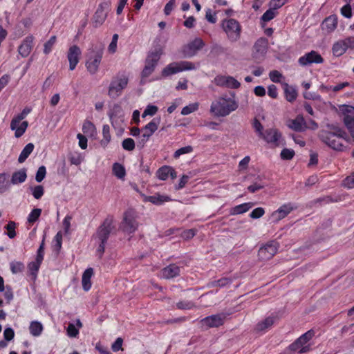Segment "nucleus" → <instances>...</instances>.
Segmentation results:
<instances>
[{"mask_svg": "<svg viewBox=\"0 0 354 354\" xmlns=\"http://www.w3.org/2000/svg\"><path fill=\"white\" fill-rule=\"evenodd\" d=\"M238 107L236 102L229 97H219L212 102L210 113L215 117H225Z\"/></svg>", "mask_w": 354, "mask_h": 354, "instance_id": "f03ea898", "label": "nucleus"}, {"mask_svg": "<svg viewBox=\"0 0 354 354\" xmlns=\"http://www.w3.org/2000/svg\"><path fill=\"white\" fill-rule=\"evenodd\" d=\"M324 59L317 52L312 50L301 57L298 62L302 66H306L312 64H322Z\"/></svg>", "mask_w": 354, "mask_h": 354, "instance_id": "f3484780", "label": "nucleus"}, {"mask_svg": "<svg viewBox=\"0 0 354 354\" xmlns=\"http://www.w3.org/2000/svg\"><path fill=\"white\" fill-rule=\"evenodd\" d=\"M46 169L45 166H40L39 169H37V171L35 175V180L37 183H41L46 176Z\"/></svg>", "mask_w": 354, "mask_h": 354, "instance_id": "5fc2aeb1", "label": "nucleus"}, {"mask_svg": "<svg viewBox=\"0 0 354 354\" xmlns=\"http://www.w3.org/2000/svg\"><path fill=\"white\" fill-rule=\"evenodd\" d=\"M138 215L133 209H128L124 213L123 220L120 224L122 230L128 234L135 232L139 225L137 221Z\"/></svg>", "mask_w": 354, "mask_h": 354, "instance_id": "39448f33", "label": "nucleus"}, {"mask_svg": "<svg viewBox=\"0 0 354 354\" xmlns=\"http://www.w3.org/2000/svg\"><path fill=\"white\" fill-rule=\"evenodd\" d=\"M135 142L132 138L124 139L122 142V148L126 151H133L135 149Z\"/></svg>", "mask_w": 354, "mask_h": 354, "instance_id": "603ef678", "label": "nucleus"}, {"mask_svg": "<svg viewBox=\"0 0 354 354\" xmlns=\"http://www.w3.org/2000/svg\"><path fill=\"white\" fill-rule=\"evenodd\" d=\"M253 204L251 203H243L239 205H236L234 207H232L230 209V214L231 215H236L240 214H243L246 212H248L252 207Z\"/></svg>", "mask_w": 354, "mask_h": 354, "instance_id": "473e14b6", "label": "nucleus"}, {"mask_svg": "<svg viewBox=\"0 0 354 354\" xmlns=\"http://www.w3.org/2000/svg\"><path fill=\"white\" fill-rule=\"evenodd\" d=\"M327 129L320 131L319 138L328 147L334 150L343 151L344 145L342 140H350L347 133L342 128L335 124H327Z\"/></svg>", "mask_w": 354, "mask_h": 354, "instance_id": "f257e3e1", "label": "nucleus"}, {"mask_svg": "<svg viewBox=\"0 0 354 354\" xmlns=\"http://www.w3.org/2000/svg\"><path fill=\"white\" fill-rule=\"evenodd\" d=\"M110 6V1H104L99 5L93 16V24L95 27H98L104 22L106 19Z\"/></svg>", "mask_w": 354, "mask_h": 354, "instance_id": "2eb2a0df", "label": "nucleus"}, {"mask_svg": "<svg viewBox=\"0 0 354 354\" xmlns=\"http://www.w3.org/2000/svg\"><path fill=\"white\" fill-rule=\"evenodd\" d=\"M279 244L272 241L266 243L265 245L261 247L258 251L259 259L261 261H267L273 257L277 252Z\"/></svg>", "mask_w": 354, "mask_h": 354, "instance_id": "ddd939ff", "label": "nucleus"}, {"mask_svg": "<svg viewBox=\"0 0 354 354\" xmlns=\"http://www.w3.org/2000/svg\"><path fill=\"white\" fill-rule=\"evenodd\" d=\"M268 49V40L266 38H259L253 46V57L259 59L265 55Z\"/></svg>", "mask_w": 354, "mask_h": 354, "instance_id": "4be33fe9", "label": "nucleus"}, {"mask_svg": "<svg viewBox=\"0 0 354 354\" xmlns=\"http://www.w3.org/2000/svg\"><path fill=\"white\" fill-rule=\"evenodd\" d=\"M32 194L35 199H39L44 194V189L42 185H36L31 187Z\"/></svg>", "mask_w": 354, "mask_h": 354, "instance_id": "09e8293b", "label": "nucleus"}, {"mask_svg": "<svg viewBox=\"0 0 354 354\" xmlns=\"http://www.w3.org/2000/svg\"><path fill=\"white\" fill-rule=\"evenodd\" d=\"M204 46L205 43L201 38H196L183 47V55L184 57L187 58L192 57L198 50L203 48Z\"/></svg>", "mask_w": 354, "mask_h": 354, "instance_id": "4468645a", "label": "nucleus"}, {"mask_svg": "<svg viewBox=\"0 0 354 354\" xmlns=\"http://www.w3.org/2000/svg\"><path fill=\"white\" fill-rule=\"evenodd\" d=\"M284 93L286 99L290 102L295 101L297 97L296 89L293 86H289L288 84H284Z\"/></svg>", "mask_w": 354, "mask_h": 354, "instance_id": "c9c22d12", "label": "nucleus"}, {"mask_svg": "<svg viewBox=\"0 0 354 354\" xmlns=\"http://www.w3.org/2000/svg\"><path fill=\"white\" fill-rule=\"evenodd\" d=\"M232 283V279L230 278H222L217 281H214L210 283L209 286L212 287L219 286L221 288L225 287Z\"/></svg>", "mask_w": 354, "mask_h": 354, "instance_id": "8fccbe9b", "label": "nucleus"}, {"mask_svg": "<svg viewBox=\"0 0 354 354\" xmlns=\"http://www.w3.org/2000/svg\"><path fill=\"white\" fill-rule=\"evenodd\" d=\"M80 55L81 50L77 45L70 47L67 55L70 70L73 71L79 62Z\"/></svg>", "mask_w": 354, "mask_h": 354, "instance_id": "412c9836", "label": "nucleus"}, {"mask_svg": "<svg viewBox=\"0 0 354 354\" xmlns=\"http://www.w3.org/2000/svg\"><path fill=\"white\" fill-rule=\"evenodd\" d=\"M66 331L68 336L70 337H75L79 334V329L72 323L68 324Z\"/></svg>", "mask_w": 354, "mask_h": 354, "instance_id": "bf43d9fd", "label": "nucleus"}, {"mask_svg": "<svg viewBox=\"0 0 354 354\" xmlns=\"http://www.w3.org/2000/svg\"><path fill=\"white\" fill-rule=\"evenodd\" d=\"M33 39L32 35L28 36L19 46L18 52L23 57H26L30 55L32 48Z\"/></svg>", "mask_w": 354, "mask_h": 354, "instance_id": "b1692460", "label": "nucleus"}, {"mask_svg": "<svg viewBox=\"0 0 354 354\" xmlns=\"http://www.w3.org/2000/svg\"><path fill=\"white\" fill-rule=\"evenodd\" d=\"M198 109V103L190 104L187 106H185L183 108L181 111V114L183 115H189L194 111H196Z\"/></svg>", "mask_w": 354, "mask_h": 354, "instance_id": "3c124183", "label": "nucleus"}, {"mask_svg": "<svg viewBox=\"0 0 354 354\" xmlns=\"http://www.w3.org/2000/svg\"><path fill=\"white\" fill-rule=\"evenodd\" d=\"M128 82V77L124 74L115 76L109 85V95L112 98L118 97L127 87Z\"/></svg>", "mask_w": 354, "mask_h": 354, "instance_id": "9d476101", "label": "nucleus"}, {"mask_svg": "<svg viewBox=\"0 0 354 354\" xmlns=\"http://www.w3.org/2000/svg\"><path fill=\"white\" fill-rule=\"evenodd\" d=\"M340 111L343 115L344 123L354 141V106L344 104L340 107Z\"/></svg>", "mask_w": 354, "mask_h": 354, "instance_id": "9b49d317", "label": "nucleus"}, {"mask_svg": "<svg viewBox=\"0 0 354 354\" xmlns=\"http://www.w3.org/2000/svg\"><path fill=\"white\" fill-rule=\"evenodd\" d=\"M41 209L39 208L33 209L28 216V222L30 223H35L40 216Z\"/></svg>", "mask_w": 354, "mask_h": 354, "instance_id": "de8ad7c7", "label": "nucleus"}, {"mask_svg": "<svg viewBox=\"0 0 354 354\" xmlns=\"http://www.w3.org/2000/svg\"><path fill=\"white\" fill-rule=\"evenodd\" d=\"M34 147L35 146L32 143L27 144L19 154L18 162L19 163H23L25 162L30 154L32 152Z\"/></svg>", "mask_w": 354, "mask_h": 354, "instance_id": "f704fd0d", "label": "nucleus"}, {"mask_svg": "<svg viewBox=\"0 0 354 354\" xmlns=\"http://www.w3.org/2000/svg\"><path fill=\"white\" fill-rule=\"evenodd\" d=\"M5 228L8 231L7 235L10 239H13L16 236V223L14 221H9L8 223L5 226Z\"/></svg>", "mask_w": 354, "mask_h": 354, "instance_id": "c03bdc74", "label": "nucleus"}, {"mask_svg": "<svg viewBox=\"0 0 354 354\" xmlns=\"http://www.w3.org/2000/svg\"><path fill=\"white\" fill-rule=\"evenodd\" d=\"M112 222L111 220L106 219L99 227L96 236L100 242L106 243L112 230Z\"/></svg>", "mask_w": 354, "mask_h": 354, "instance_id": "6ab92c4d", "label": "nucleus"}, {"mask_svg": "<svg viewBox=\"0 0 354 354\" xmlns=\"http://www.w3.org/2000/svg\"><path fill=\"white\" fill-rule=\"evenodd\" d=\"M337 25V17L330 15L326 17L322 24V29L328 33L333 32Z\"/></svg>", "mask_w": 354, "mask_h": 354, "instance_id": "cd10ccee", "label": "nucleus"}, {"mask_svg": "<svg viewBox=\"0 0 354 354\" xmlns=\"http://www.w3.org/2000/svg\"><path fill=\"white\" fill-rule=\"evenodd\" d=\"M313 335V330H310L307 331L291 344L289 346V349L299 354L308 352L310 350V346L308 342L312 339Z\"/></svg>", "mask_w": 354, "mask_h": 354, "instance_id": "423d86ee", "label": "nucleus"}, {"mask_svg": "<svg viewBox=\"0 0 354 354\" xmlns=\"http://www.w3.org/2000/svg\"><path fill=\"white\" fill-rule=\"evenodd\" d=\"M274 10H273V8L271 7L261 16V19L265 22H268L272 20L276 16V12Z\"/></svg>", "mask_w": 354, "mask_h": 354, "instance_id": "864d4df0", "label": "nucleus"}, {"mask_svg": "<svg viewBox=\"0 0 354 354\" xmlns=\"http://www.w3.org/2000/svg\"><path fill=\"white\" fill-rule=\"evenodd\" d=\"M269 77L273 82H280L282 74L278 71L274 70L269 73Z\"/></svg>", "mask_w": 354, "mask_h": 354, "instance_id": "e2e57ef3", "label": "nucleus"}, {"mask_svg": "<svg viewBox=\"0 0 354 354\" xmlns=\"http://www.w3.org/2000/svg\"><path fill=\"white\" fill-rule=\"evenodd\" d=\"M104 52V47L93 48L88 55V59L86 62L87 70L91 74H95L98 71L99 65L101 62Z\"/></svg>", "mask_w": 354, "mask_h": 354, "instance_id": "6e6552de", "label": "nucleus"}, {"mask_svg": "<svg viewBox=\"0 0 354 354\" xmlns=\"http://www.w3.org/2000/svg\"><path fill=\"white\" fill-rule=\"evenodd\" d=\"M295 156V151L290 149H283L281 152V158L283 160H291Z\"/></svg>", "mask_w": 354, "mask_h": 354, "instance_id": "13d9d810", "label": "nucleus"}, {"mask_svg": "<svg viewBox=\"0 0 354 354\" xmlns=\"http://www.w3.org/2000/svg\"><path fill=\"white\" fill-rule=\"evenodd\" d=\"M54 248L57 251H59L62 248V234L61 232H58L54 237Z\"/></svg>", "mask_w": 354, "mask_h": 354, "instance_id": "0e129e2a", "label": "nucleus"}, {"mask_svg": "<svg viewBox=\"0 0 354 354\" xmlns=\"http://www.w3.org/2000/svg\"><path fill=\"white\" fill-rule=\"evenodd\" d=\"M93 274V270L91 268H87L83 273L82 277V288L85 291L90 290L91 287V278Z\"/></svg>", "mask_w": 354, "mask_h": 354, "instance_id": "2f4dec72", "label": "nucleus"}, {"mask_svg": "<svg viewBox=\"0 0 354 354\" xmlns=\"http://www.w3.org/2000/svg\"><path fill=\"white\" fill-rule=\"evenodd\" d=\"M82 131L84 133L93 136L95 131V127L91 121L86 120L83 124Z\"/></svg>", "mask_w": 354, "mask_h": 354, "instance_id": "79ce46f5", "label": "nucleus"}, {"mask_svg": "<svg viewBox=\"0 0 354 354\" xmlns=\"http://www.w3.org/2000/svg\"><path fill=\"white\" fill-rule=\"evenodd\" d=\"M275 319L276 317L274 316L266 317L256 325L255 330L257 332H265L274 324Z\"/></svg>", "mask_w": 354, "mask_h": 354, "instance_id": "c85d7f7f", "label": "nucleus"}, {"mask_svg": "<svg viewBox=\"0 0 354 354\" xmlns=\"http://www.w3.org/2000/svg\"><path fill=\"white\" fill-rule=\"evenodd\" d=\"M156 176L158 179L161 180H166L169 176H170L171 179H175L177 177L175 169L173 167L167 165L159 168L156 172Z\"/></svg>", "mask_w": 354, "mask_h": 354, "instance_id": "5701e85b", "label": "nucleus"}, {"mask_svg": "<svg viewBox=\"0 0 354 354\" xmlns=\"http://www.w3.org/2000/svg\"><path fill=\"white\" fill-rule=\"evenodd\" d=\"M295 207L292 203H287L281 205L276 211L273 212L270 216V219L273 223H278L281 219L288 216L293 209Z\"/></svg>", "mask_w": 354, "mask_h": 354, "instance_id": "dca6fc26", "label": "nucleus"}, {"mask_svg": "<svg viewBox=\"0 0 354 354\" xmlns=\"http://www.w3.org/2000/svg\"><path fill=\"white\" fill-rule=\"evenodd\" d=\"M41 263V261H38V260H35V261L30 262L28 266V270L30 275H32L33 279L36 278L37 273L39 270V266Z\"/></svg>", "mask_w": 354, "mask_h": 354, "instance_id": "ea45409f", "label": "nucleus"}, {"mask_svg": "<svg viewBox=\"0 0 354 354\" xmlns=\"http://www.w3.org/2000/svg\"><path fill=\"white\" fill-rule=\"evenodd\" d=\"M287 126L297 132L304 131L306 129V122L301 115H298L295 119L289 120Z\"/></svg>", "mask_w": 354, "mask_h": 354, "instance_id": "393cba45", "label": "nucleus"}, {"mask_svg": "<svg viewBox=\"0 0 354 354\" xmlns=\"http://www.w3.org/2000/svg\"><path fill=\"white\" fill-rule=\"evenodd\" d=\"M26 178V169L23 168L12 174L10 182L12 185H17L25 182Z\"/></svg>", "mask_w": 354, "mask_h": 354, "instance_id": "7c9ffc66", "label": "nucleus"}, {"mask_svg": "<svg viewBox=\"0 0 354 354\" xmlns=\"http://www.w3.org/2000/svg\"><path fill=\"white\" fill-rule=\"evenodd\" d=\"M222 28L230 41L235 42L240 39L241 26L236 19H228L223 20Z\"/></svg>", "mask_w": 354, "mask_h": 354, "instance_id": "7ed1b4c3", "label": "nucleus"}, {"mask_svg": "<svg viewBox=\"0 0 354 354\" xmlns=\"http://www.w3.org/2000/svg\"><path fill=\"white\" fill-rule=\"evenodd\" d=\"M162 54V50L160 48L149 53L145 59V66L142 71V77H147L153 72Z\"/></svg>", "mask_w": 354, "mask_h": 354, "instance_id": "1a4fd4ad", "label": "nucleus"}, {"mask_svg": "<svg viewBox=\"0 0 354 354\" xmlns=\"http://www.w3.org/2000/svg\"><path fill=\"white\" fill-rule=\"evenodd\" d=\"M196 68V67L195 64L191 62L180 61L177 62H172L162 69V75L163 77H168L179 72L184 71H192Z\"/></svg>", "mask_w": 354, "mask_h": 354, "instance_id": "0eeeda50", "label": "nucleus"}, {"mask_svg": "<svg viewBox=\"0 0 354 354\" xmlns=\"http://www.w3.org/2000/svg\"><path fill=\"white\" fill-rule=\"evenodd\" d=\"M103 139L101 140V145L106 147L111 140L110 127L108 124L103 125L102 127Z\"/></svg>", "mask_w": 354, "mask_h": 354, "instance_id": "58836bf2", "label": "nucleus"}, {"mask_svg": "<svg viewBox=\"0 0 354 354\" xmlns=\"http://www.w3.org/2000/svg\"><path fill=\"white\" fill-rule=\"evenodd\" d=\"M343 184L348 189L354 188V172L344 180Z\"/></svg>", "mask_w": 354, "mask_h": 354, "instance_id": "69168bd1", "label": "nucleus"}, {"mask_svg": "<svg viewBox=\"0 0 354 354\" xmlns=\"http://www.w3.org/2000/svg\"><path fill=\"white\" fill-rule=\"evenodd\" d=\"M225 318V314L220 313L206 317L201 319V322L203 325L209 328L218 327L223 324Z\"/></svg>", "mask_w": 354, "mask_h": 354, "instance_id": "a211bd4d", "label": "nucleus"}, {"mask_svg": "<svg viewBox=\"0 0 354 354\" xmlns=\"http://www.w3.org/2000/svg\"><path fill=\"white\" fill-rule=\"evenodd\" d=\"M69 160L71 165H79L83 160L80 154H71L69 156Z\"/></svg>", "mask_w": 354, "mask_h": 354, "instance_id": "338daca9", "label": "nucleus"}, {"mask_svg": "<svg viewBox=\"0 0 354 354\" xmlns=\"http://www.w3.org/2000/svg\"><path fill=\"white\" fill-rule=\"evenodd\" d=\"M56 39H57L56 36L53 35L49 39L48 41H47L44 44V54L48 55L51 52L53 47L56 42Z\"/></svg>", "mask_w": 354, "mask_h": 354, "instance_id": "a18cd8bd", "label": "nucleus"}, {"mask_svg": "<svg viewBox=\"0 0 354 354\" xmlns=\"http://www.w3.org/2000/svg\"><path fill=\"white\" fill-rule=\"evenodd\" d=\"M195 307L194 303L191 301H180L176 303V308L180 310H190Z\"/></svg>", "mask_w": 354, "mask_h": 354, "instance_id": "37998d69", "label": "nucleus"}, {"mask_svg": "<svg viewBox=\"0 0 354 354\" xmlns=\"http://www.w3.org/2000/svg\"><path fill=\"white\" fill-rule=\"evenodd\" d=\"M10 267L12 274H17L23 272L24 270V265L20 261H12L10 263Z\"/></svg>", "mask_w": 354, "mask_h": 354, "instance_id": "a19ab883", "label": "nucleus"}, {"mask_svg": "<svg viewBox=\"0 0 354 354\" xmlns=\"http://www.w3.org/2000/svg\"><path fill=\"white\" fill-rule=\"evenodd\" d=\"M161 274L164 279H172L179 275L180 268L176 264H170L161 270Z\"/></svg>", "mask_w": 354, "mask_h": 354, "instance_id": "bb28decb", "label": "nucleus"}, {"mask_svg": "<svg viewBox=\"0 0 354 354\" xmlns=\"http://www.w3.org/2000/svg\"><path fill=\"white\" fill-rule=\"evenodd\" d=\"M111 124L114 128H122L121 124L124 122L123 115L119 110L118 113H112L109 115Z\"/></svg>", "mask_w": 354, "mask_h": 354, "instance_id": "72a5a7b5", "label": "nucleus"}, {"mask_svg": "<svg viewBox=\"0 0 354 354\" xmlns=\"http://www.w3.org/2000/svg\"><path fill=\"white\" fill-rule=\"evenodd\" d=\"M113 173L120 179L124 178L126 174L124 166L118 162L114 163L113 165Z\"/></svg>", "mask_w": 354, "mask_h": 354, "instance_id": "4c0bfd02", "label": "nucleus"}, {"mask_svg": "<svg viewBox=\"0 0 354 354\" xmlns=\"http://www.w3.org/2000/svg\"><path fill=\"white\" fill-rule=\"evenodd\" d=\"M349 85V83L348 82H342V83H339L334 86H322V90H324L326 91H328L330 90H332L334 92H337L342 89H343L344 88H345L346 86H348Z\"/></svg>", "mask_w": 354, "mask_h": 354, "instance_id": "49530a36", "label": "nucleus"}, {"mask_svg": "<svg viewBox=\"0 0 354 354\" xmlns=\"http://www.w3.org/2000/svg\"><path fill=\"white\" fill-rule=\"evenodd\" d=\"M43 325L37 321H32L30 322L29 326L30 333L35 337L39 336L43 331Z\"/></svg>", "mask_w": 354, "mask_h": 354, "instance_id": "e433bc0d", "label": "nucleus"}, {"mask_svg": "<svg viewBox=\"0 0 354 354\" xmlns=\"http://www.w3.org/2000/svg\"><path fill=\"white\" fill-rule=\"evenodd\" d=\"M31 112V109L29 107H26L23 109V111L15 115L11 120L10 122V129L12 131H15V136L17 138H20L24 135L26 132V129L28 126V122L27 121H23L19 128L16 127L17 124H19L22 120H24L30 113Z\"/></svg>", "mask_w": 354, "mask_h": 354, "instance_id": "20e7f679", "label": "nucleus"}, {"mask_svg": "<svg viewBox=\"0 0 354 354\" xmlns=\"http://www.w3.org/2000/svg\"><path fill=\"white\" fill-rule=\"evenodd\" d=\"M160 122V118H154L150 122L142 129V131L145 133H148L151 137L153 133L158 129V125Z\"/></svg>", "mask_w": 354, "mask_h": 354, "instance_id": "c756f323", "label": "nucleus"}, {"mask_svg": "<svg viewBox=\"0 0 354 354\" xmlns=\"http://www.w3.org/2000/svg\"><path fill=\"white\" fill-rule=\"evenodd\" d=\"M193 151L192 146H186L181 147L174 152V157L175 158H179L183 154L191 153Z\"/></svg>", "mask_w": 354, "mask_h": 354, "instance_id": "6e6d98bb", "label": "nucleus"}, {"mask_svg": "<svg viewBox=\"0 0 354 354\" xmlns=\"http://www.w3.org/2000/svg\"><path fill=\"white\" fill-rule=\"evenodd\" d=\"M349 48H354V37H348L335 42L332 47V52L334 56L339 57Z\"/></svg>", "mask_w": 354, "mask_h": 354, "instance_id": "f8f14e48", "label": "nucleus"}, {"mask_svg": "<svg viewBox=\"0 0 354 354\" xmlns=\"http://www.w3.org/2000/svg\"><path fill=\"white\" fill-rule=\"evenodd\" d=\"M264 213H265V211H264L263 208L257 207L251 212L250 216L252 218L257 219V218H261L264 214Z\"/></svg>", "mask_w": 354, "mask_h": 354, "instance_id": "680f3d73", "label": "nucleus"}, {"mask_svg": "<svg viewBox=\"0 0 354 354\" xmlns=\"http://www.w3.org/2000/svg\"><path fill=\"white\" fill-rule=\"evenodd\" d=\"M241 86V84L235 78L232 76L227 77L226 87L230 88H238Z\"/></svg>", "mask_w": 354, "mask_h": 354, "instance_id": "4d7b16f0", "label": "nucleus"}, {"mask_svg": "<svg viewBox=\"0 0 354 354\" xmlns=\"http://www.w3.org/2000/svg\"><path fill=\"white\" fill-rule=\"evenodd\" d=\"M143 200L145 202H150L154 205H160L165 202L170 201L171 198L168 196L161 195V194L157 193L153 196L143 195Z\"/></svg>", "mask_w": 354, "mask_h": 354, "instance_id": "a878e982", "label": "nucleus"}, {"mask_svg": "<svg viewBox=\"0 0 354 354\" xmlns=\"http://www.w3.org/2000/svg\"><path fill=\"white\" fill-rule=\"evenodd\" d=\"M158 111V107L155 105H148L142 113V117L145 118L147 115L153 116Z\"/></svg>", "mask_w": 354, "mask_h": 354, "instance_id": "052dcab7", "label": "nucleus"}, {"mask_svg": "<svg viewBox=\"0 0 354 354\" xmlns=\"http://www.w3.org/2000/svg\"><path fill=\"white\" fill-rule=\"evenodd\" d=\"M268 143L272 145L273 147L279 145L281 134L277 129L270 128L265 131L261 136Z\"/></svg>", "mask_w": 354, "mask_h": 354, "instance_id": "aec40b11", "label": "nucleus"}, {"mask_svg": "<svg viewBox=\"0 0 354 354\" xmlns=\"http://www.w3.org/2000/svg\"><path fill=\"white\" fill-rule=\"evenodd\" d=\"M15 332L11 328H6L3 331V337L6 341H10L14 338Z\"/></svg>", "mask_w": 354, "mask_h": 354, "instance_id": "774afa93", "label": "nucleus"}]
</instances>
